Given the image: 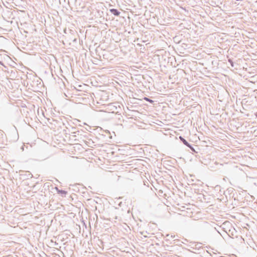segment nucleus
I'll list each match as a JSON object with an SVG mask.
<instances>
[{"label": "nucleus", "mask_w": 257, "mask_h": 257, "mask_svg": "<svg viewBox=\"0 0 257 257\" xmlns=\"http://www.w3.org/2000/svg\"><path fill=\"white\" fill-rule=\"evenodd\" d=\"M180 139L181 140V141H182V142L183 143V144L184 145H185L186 146H188L189 147H191V146L189 145V144L184 139H183L181 137H180Z\"/></svg>", "instance_id": "obj_2"}, {"label": "nucleus", "mask_w": 257, "mask_h": 257, "mask_svg": "<svg viewBox=\"0 0 257 257\" xmlns=\"http://www.w3.org/2000/svg\"><path fill=\"white\" fill-rule=\"evenodd\" d=\"M145 99L147 100V101L150 102H153V101L152 100H151V99H149L148 98H145Z\"/></svg>", "instance_id": "obj_5"}, {"label": "nucleus", "mask_w": 257, "mask_h": 257, "mask_svg": "<svg viewBox=\"0 0 257 257\" xmlns=\"http://www.w3.org/2000/svg\"><path fill=\"white\" fill-rule=\"evenodd\" d=\"M110 12L111 14H113L114 16H118L120 14V12H119L116 9H112L110 10Z\"/></svg>", "instance_id": "obj_1"}, {"label": "nucleus", "mask_w": 257, "mask_h": 257, "mask_svg": "<svg viewBox=\"0 0 257 257\" xmlns=\"http://www.w3.org/2000/svg\"><path fill=\"white\" fill-rule=\"evenodd\" d=\"M109 106L111 107H115V109H113L112 108H111V110H112V111L114 112L115 110H116L117 109V107L116 106H114L113 104H111L109 105Z\"/></svg>", "instance_id": "obj_3"}, {"label": "nucleus", "mask_w": 257, "mask_h": 257, "mask_svg": "<svg viewBox=\"0 0 257 257\" xmlns=\"http://www.w3.org/2000/svg\"><path fill=\"white\" fill-rule=\"evenodd\" d=\"M59 192L61 193V194H66V192L64 190L59 191Z\"/></svg>", "instance_id": "obj_4"}, {"label": "nucleus", "mask_w": 257, "mask_h": 257, "mask_svg": "<svg viewBox=\"0 0 257 257\" xmlns=\"http://www.w3.org/2000/svg\"><path fill=\"white\" fill-rule=\"evenodd\" d=\"M0 64H2V62L0 61Z\"/></svg>", "instance_id": "obj_7"}, {"label": "nucleus", "mask_w": 257, "mask_h": 257, "mask_svg": "<svg viewBox=\"0 0 257 257\" xmlns=\"http://www.w3.org/2000/svg\"><path fill=\"white\" fill-rule=\"evenodd\" d=\"M255 116L257 117V113L255 114Z\"/></svg>", "instance_id": "obj_6"}]
</instances>
